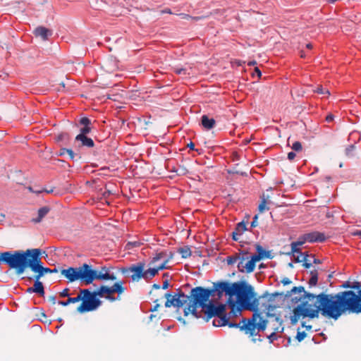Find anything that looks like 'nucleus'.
<instances>
[{"label":"nucleus","mask_w":361,"mask_h":361,"mask_svg":"<svg viewBox=\"0 0 361 361\" xmlns=\"http://www.w3.org/2000/svg\"><path fill=\"white\" fill-rule=\"evenodd\" d=\"M351 286H352V282L347 281H345L341 285V287H343L344 288H351Z\"/></svg>","instance_id":"nucleus-49"},{"label":"nucleus","mask_w":361,"mask_h":361,"mask_svg":"<svg viewBox=\"0 0 361 361\" xmlns=\"http://www.w3.org/2000/svg\"><path fill=\"white\" fill-rule=\"evenodd\" d=\"M207 290L210 293V297L212 296V297H214V296H217V291L216 290H214V284L213 285V287L212 288H207Z\"/></svg>","instance_id":"nucleus-44"},{"label":"nucleus","mask_w":361,"mask_h":361,"mask_svg":"<svg viewBox=\"0 0 361 361\" xmlns=\"http://www.w3.org/2000/svg\"><path fill=\"white\" fill-rule=\"evenodd\" d=\"M351 288L357 290V291H360L361 290V281L352 282Z\"/></svg>","instance_id":"nucleus-37"},{"label":"nucleus","mask_w":361,"mask_h":361,"mask_svg":"<svg viewBox=\"0 0 361 361\" xmlns=\"http://www.w3.org/2000/svg\"><path fill=\"white\" fill-rule=\"evenodd\" d=\"M79 125L82 127L80 130V135H87L91 133L92 129V123L87 117H82L79 120Z\"/></svg>","instance_id":"nucleus-19"},{"label":"nucleus","mask_w":361,"mask_h":361,"mask_svg":"<svg viewBox=\"0 0 361 361\" xmlns=\"http://www.w3.org/2000/svg\"><path fill=\"white\" fill-rule=\"evenodd\" d=\"M102 67L106 72L111 73L118 68V63L116 59L109 56L104 61Z\"/></svg>","instance_id":"nucleus-17"},{"label":"nucleus","mask_w":361,"mask_h":361,"mask_svg":"<svg viewBox=\"0 0 361 361\" xmlns=\"http://www.w3.org/2000/svg\"><path fill=\"white\" fill-rule=\"evenodd\" d=\"M139 245V243L137 242H129L127 243L126 247L130 249L133 247H136Z\"/></svg>","instance_id":"nucleus-46"},{"label":"nucleus","mask_w":361,"mask_h":361,"mask_svg":"<svg viewBox=\"0 0 361 361\" xmlns=\"http://www.w3.org/2000/svg\"><path fill=\"white\" fill-rule=\"evenodd\" d=\"M108 287L102 286L97 290L91 292L89 289H81L80 293L85 295V301L77 308L80 313L95 310L102 304V301L97 298L103 297L105 293L108 294Z\"/></svg>","instance_id":"nucleus-6"},{"label":"nucleus","mask_w":361,"mask_h":361,"mask_svg":"<svg viewBox=\"0 0 361 361\" xmlns=\"http://www.w3.org/2000/svg\"><path fill=\"white\" fill-rule=\"evenodd\" d=\"M306 240L307 243H323L326 240V238L324 233L319 231H313L305 233Z\"/></svg>","instance_id":"nucleus-15"},{"label":"nucleus","mask_w":361,"mask_h":361,"mask_svg":"<svg viewBox=\"0 0 361 361\" xmlns=\"http://www.w3.org/2000/svg\"><path fill=\"white\" fill-rule=\"evenodd\" d=\"M292 149L296 152L302 150V145L300 142L296 141L292 145Z\"/></svg>","instance_id":"nucleus-38"},{"label":"nucleus","mask_w":361,"mask_h":361,"mask_svg":"<svg viewBox=\"0 0 361 361\" xmlns=\"http://www.w3.org/2000/svg\"><path fill=\"white\" fill-rule=\"evenodd\" d=\"M85 295H82L81 294V293L80 292V294L77 296V297H74V298H71V297H68V300H66V301H59V304L62 305V306H68L69 304L71 303H75V302H80V301H82V302H84L85 301Z\"/></svg>","instance_id":"nucleus-24"},{"label":"nucleus","mask_w":361,"mask_h":361,"mask_svg":"<svg viewBox=\"0 0 361 361\" xmlns=\"http://www.w3.org/2000/svg\"><path fill=\"white\" fill-rule=\"evenodd\" d=\"M309 256H310V257H311L312 259L313 263H314V264L320 263L319 259H316L314 255H310Z\"/></svg>","instance_id":"nucleus-54"},{"label":"nucleus","mask_w":361,"mask_h":361,"mask_svg":"<svg viewBox=\"0 0 361 361\" xmlns=\"http://www.w3.org/2000/svg\"><path fill=\"white\" fill-rule=\"evenodd\" d=\"M116 278L114 274H109V272L102 273L97 272V279L99 280H115Z\"/></svg>","instance_id":"nucleus-29"},{"label":"nucleus","mask_w":361,"mask_h":361,"mask_svg":"<svg viewBox=\"0 0 361 361\" xmlns=\"http://www.w3.org/2000/svg\"><path fill=\"white\" fill-rule=\"evenodd\" d=\"M68 138V133H62L59 134L57 137L58 141H61V140H66Z\"/></svg>","instance_id":"nucleus-41"},{"label":"nucleus","mask_w":361,"mask_h":361,"mask_svg":"<svg viewBox=\"0 0 361 361\" xmlns=\"http://www.w3.org/2000/svg\"><path fill=\"white\" fill-rule=\"evenodd\" d=\"M297 254H300L296 257H295V262H303V266L306 268H310L312 266L311 262H307V257H310L309 255L300 252H298Z\"/></svg>","instance_id":"nucleus-28"},{"label":"nucleus","mask_w":361,"mask_h":361,"mask_svg":"<svg viewBox=\"0 0 361 361\" xmlns=\"http://www.w3.org/2000/svg\"><path fill=\"white\" fill-rule=\"evenodd\" d=\"M49 211L50 208L47 206L39 208L37 212V216L36 218H33L32 221L35 224L41 222L43 218L49 213Z\"/></svg>","instance_id":"nucleus-25"},{"label":"nucleus","mask_w":361,"mask_h":361,"mask_svg":"<svg viewBox=\"0 0 361 361\" xmlns=\"http://www.w3.org/2000/svg\"><path fill=\"white\" fill-rule=\"evenodd\" d=\"M75 140L76 142H80V147H86L88 148H92L94 146V142L93 140L87 136V135H76Z\"/></svg>","instance_id":"nucleus-20"},{"label":"nucleus","mask_w":361,"mask_h":361,"mask_svg":"<svg viewBox=\"0 0 361 361\" xmlns=\"http://www.w3.org/2000/svg\"><path fill=\"white\" fill-rule=\"evenodd\" d=\"M61 274L68 279V282L78 281V271L76 267H70L67 269H63L61 271Z\"/></svg>","instance_id":"nucleus-18"},{"label":"nucleus","mask_w":361,"mask_h":361,"mask_svg":"<svg viewBox=\"0 0 361 361\" xmlns=\"http://www.w3.org/2000/svg\"><path fill=\"white\" fill-rule=\"evenodd\" d=\"M334 115H332V114H329V115H327V116H326V121L328 123H330V122H331V121L334 120Z\"/></svg>","instance_id":"nucleus-52"},{"label":"nucleus","mask_w":361,"mask_h":361,"mask_svg":"<svg viewBox=\"0 0 361 361\" xmlns=\"http://www.w3.org/2000/svg\"><path fill=\"white\" fill-rule=\"evenodd\" d=\"M252 286L245 281H238L230 283L227 281H221L214 283V290L217 291V296L221 298L223 293L228 295L231 298L234 295H239L242 298V294L245 293V290Z\"/></svg>","instance_id":"nucleus-7"},{"label":"nucleus","mask_w":361,"mask_h":361,"mask_svg":"<svg viewBox=\"0 0 361 361\" xmlns=\"http://www.w3.org/2000/svg\"><path fill=\"white\" fill-rule=\"evenodd\" d=\"M255 72L257 73L258 77H261L262 72L257 67L255 68Z\"/></svg>","instance_id":"nucleus-57"},{"label":"nucleus","mask_w":361,"mask_h":361,"mask_svg":"<svg viewBox=\"0 0 361 361\" xmlns=\"http://www.w3.org/2000/svg\"><path fill=\"white\" fill-rule=\"evenodd\" d=\"M266 204H267V201L264 198H263L258 207V209H259V212H263L264 210L269 209V208L266 207Z\"/></svg>","instance_id":"nucleus-36"},{"label":"nucleus","mask_w":361,"mask_h":361,"mask_svg":"<svg viewBox=\"0 0 361 361\" xmlns=\"http://www.w3.org/2000/svg\"><path fill=\"white\" fill-rule=\"evenodd\" d=\"M76 268L78 271V280H79L81 283L89 285L97 279V271L93 269L91 265L84 263Z\"/></svg>","instance_id":"nucleus-8"},{"label":"nucleus","mask_w":361,"mask_h":361,"mask_svg":"<svg viewBox=\"0 0 361 361\" xmlns=\"http://www.w3.org/2000/svg\"><path fill=\"white\" fill-rule=\"evenodd\" d=\"M268 338L269 339L270 342H273L274 341L276 340L277 338V334L276 333H271L269 336Z\"/></svg>","instance_id":"nucleus-47"},{"label":"nucleus","mask_w":361,"mask_h":361,"mask_svg":"<svg viewBox=\"0 0 361 361\" xmlns=\"http://www.w3.org/2000/svg\"><path fill=\"white\" fill-rule=\"evenodd\" d=\"M40 276H38L37 274L35 276V282H34V289L35 293L39 294L40 296H44V288L42 282L40 281Z\"/></svg>","instance_id":"nucleus-23"},{"label":"nucleus","mask_w":361,"mask_h":361,"mask_svg":"<svg viewBox=\"0 0 361 361\" xmlns=\"http://www.w3.org/2000/svg\"><path fill=\"white\" fill-rule=\"evenodd\" d=\"M123 281L117 282L114 283L112 286L108 287V295H111L114 293H117L118 294H121L124 291V288L123 287Z\"/></svg>","instance_id":"nucleus-27"},{"label":"nucleus","mask_w":361,"mask_h":361,"mask_svg":"<svg viewBox=\"0 0 361 361\" xmlns=\"http://www.w3.org/2000/svg\"><path fill=\"white\" fill-rule=\"evenodd\" d=\"M169 286V283L168 280H165V281L163 282V284H162V287H161V288H162L163 289H166V288H168Z\"/></svg>","instance_id":"nucleus-53"},{"label":"nucleus","mask_w":361,"mask_h":361,"mask_svg":"<svg viewBox=\"0 0 361 361\" xmlns=\"http://www.w3.org/2000/svg\"><path fill=\"white\" fill-rule=\"evenodd\" d=\"M257 219H258V216L257 215H255L254 217H253V219L251 222V227L252 228H255L257 226Z\"/></svg>","instance_id":"nucleus-45"},{"label":"nucleus","mask_w":361,"mask_h":361,"mask_svg":"<svg viewBox=\"0 0 361 361\" xmlns=\"http://www.w3.org/2000/svg\"><path fill=\"white\" fill-rule=\"evenodd\" d=\"M106 298L108 300H111V301L115 300V298H114V297H113V296H111V295H108Z\"/></svg>","instance_id":"nucleus-62"},{"label":"nucleus","mask_w":361,"mask_h":361,"mask_svg":"<svg viewBox=\"0 0 361 361\" xmlns=\"http://www.w3.org/2000/svg\"><path fill=\"white\" fill-rule=\"evenodd\" d=\"M17 261V250L6 251L0 253V262L5 263L11 269L16 271Z\"/></svg>","instance_id":"nucleus-13"},{"label":"nucleus","mask_w":361,"mask_h":361,"mask_svg":"<svg viewBox=\"0 0 361 361\" xmlns=\"http://www.w3.org/2000/svg\"><path fill=\"white\" fill-rule=\"evenodd\" d=\"M298 240L300 241L302 244H305V243L307 242V240H306V235H305V233L300 235L298 238Z\"/></svg>","instance_id":"nucleus-48"},{"label":"nucleus","mask_w":361,"mask_h":361,"mask_svg":"<svg viewBox=\"0 0 361 361\" xmlns=\"http://www.w3.org/2000/svg\"><path fill=\"white\" fill-rule=\"evenodd\" d=\"M41 255L42 250L39 248L17 250L16 273L20 275L26 269L30 268L36 274H39L44 267Z\"/></svg>","instance_id":"nucleus-4"},{"label":"nucleus","mask_w":361,"mask_h":361,"mask_svg":"<svg viewBox=\"0 0 361 361\" xmlns=\"http://www.w3.org/2000/svg\"><path fill=\"white\" fill-rule=\"evenodd\" d=\"M181 16H182V18H188L189 17L188 15H185V14H183V13H181Z\"/></svg>","instance_id":"nucleus-64"},{"label":"nucleus","mask_w":361,"mask_h":361,"mask_svg":"<svg viewBox=\"0 0 361 361\" xmlns=\"http://www.w3.org/2000/svg\"><path fill=\"white\" fill-rule=\"evenodd\" d=\"M306 336V333L302 331V332H298L297 334V336H296V338L298 341H302Z\"/></svg>","instance_id":"nucleus-42"},{"label":"nucleus","mask_w":361,"mask_h":361,"mask_svg":"<svg viewBox=\"0 0 361 361\" xmlns=\"http://www.w3.org/2000/svg\"><path fill=\"white\" fill-rule=\"evenodd\" d=\"M303 244L301 243L300 241L296 240L294 242H292L290 244L291 247V253L295 254L298 252H300L301 250L300 249V246H302Z\"/></svg>","instance_id":"nucleus-31"},{"label":"nucleus","mask_w":361,"mask_h":361,"mask_svg":"<svg viewBox=\"0 0 361 361\" xmlns=\"http://www.w3.org/2000/svg\"><path fill=\"white\" fill-rule=\"evenodd\" d=\"M247 230V228L244 221H241L237 224L235 230L232 233L233 240L235 241H238L239 240L238 237L241 235Z\"/></svg>","instance_id":"nucleus-22"},{"label":"nucleus","mask_w":361,"mask_h":361,"mask_svg":"<svg viewBox=\"0 0 361 361\" xmlns=\"http://www.w3.org/2000/svg\"><path fill=\"white\" fill-rule=\"evenodd\" d=\"M26 293H35V289H34V287H30L27 289L26 290Z\"/></svg>","instance_id":"nucleus-59"},{"label":"nucleus","mask_w":361,"mask_h":361,"mask_svg":"<svg viewBox=\"0 0 361 361\" xmlns=\"http://www.w3.org/2000/svg\"><path fill=\"white\" fill-rule=\"evenodd\" d=\"M167 261L164 260L161 264L153 268H149L145 271V280H149L154 277L158 274L159 271L166 269V264Z\"/></svg>","instance_id":"nucleus-16"},{"label":"nucleus","mask_w":361,"mask_h":361,"mask_svg":"<svg viewBox=\"0 0 361 361\" xmlns=\"http://www.w3.org/2000/svg\"><path fill=\"white\" fill-rule=\"evenodd\" d=\"M57 271H58V270L56 268L51 269L49 267H44L43 269H42V271H40V273L37 275H38V276H40L42 278L47 274L56 273Z\"/></svg>","instance_id":"nucleus-32"},{"label":"nucleus","mask_w":361,"mask_h":361,"mask_svg":"<svg viewBox=\"0 0 361 361\" xmlns=\"http://www.w3.org/2000/svg\"><path fill=\"white\" fill-rule=\"evenodd\" d=\"M226 305L224 304V310L215 316L212 321L213 326L219 327L228 325L229 327L238 328L240 331H244L246 334L250 336L256 335L258 332L265 330L267 321L264 319L260 313L255 312L252 318H243L240 322L235 323L230 322L229 316L226 312Z\"/></svg>","instance_id":"nucleus-3"},{"label":"nucleus","mask_w":361,"mask_h":361,"mask_svg":"<svg viewBox=\"0 0 361 361\" xmlns=\"http://www.w3.org/2000/svg\"><path fill=\"white\" fill-rule=\"evenodd\" d=\"M256 249L257 254L250 257L244 267L247 269V273H251L254 271L256 262L259 261L263 257H269V252L264 250L262 246L258 245H257Z\"/></svg>","instance_id":"nucleus-10"},{"label":"nucleus","mask_w":361,"mask_h":361,"mask_svg":"<svg viewBox=\"0 0 361 361\" xmlns=\"http://www.w3.org/2000/svg\"><path fill=\"white\" fill-rule=\"evenodd\" d=\"M235 296L237 301H234L231 298L228 300V305L231 310L226 314L229 316V319L240 315L243 310H250L253 313L258 312L259 302L257 298H254L255 293L252 287L246 290L245 293L242 294V298L239 295Z\"/></svg>","instance_id":"nucleus-5"},{"label":"nucleus","mask_w":361,"mask_h":361,"mask_svg":"<svg viewBox=\"0 0 361 361\" xmlns=\"http://www.w3.org/2000/svg\"><path fill=\"white\" fill-rule=\"evenodd\" d=\"M34 34L37 37H40L43 40H47L52 35L53 31L43 26H39L35 28Z\"/></svg>","instance_id":"nucleus-21"},{"label":"nucleus","mask_w":361,"mask_h":361,"mask_svg":"<svg viewBox=\"0 0 361 361\" xmlns=\"http://www.w3.org/2000/svg\"><path fill=\"white\" fill-rule=\"evenodd\" d=\"M302 305L295 310L293 321L301 317L314 318L322 315L337 319L346 312L361 313V290H344L337 293L310 294Z\"/></svg>","instance_id":"nucleus-1"},{"label":"nucleus","mask_w":361,"mask_h":361,"mask_svg":"<svg viewBox=\"0 0 361 361\" xmlns=\"http://www.w3.org/2000/svg\"><path fill=\"white\" fill-rule=\"evenodd\" d=\"M187 146L190 148V149L195 150V145L193 142H190L189 144H188Z\"/></svg>","instance_id":"nucleus-58"},{"label":"nucleus","mask_w":361,"mask_h":361,"mask_svg":"<svg viewBox=\"0 0 361 361\" xmlns=\"http://www.w3.org/2000/svg\"><path fill=\"white\" fill-rule=\"evenodd\" d=\"M153 288L154 289H159L161 288V286L158 283H154L153 286H152Z\"/></svg>","instance_id":"nucleus-60"},{"label":"nucleus","mask_w":361,"mask_h":361,"mask_svg":"<svg viewBox=\"0 0 361 361\" xmlns=\"http://www.w3.org/2000/svg\"><path fill=\"white\" fill-rule=\"evenodd\" d=\"M164 254L160 252V253H157L156 254V255L153 257L152 260V263H155L158 261H159L160 259H161L163 257H164Z\"/></svg>","instance_id":"nucleus-39"},{"label":"nucleus","mask_w":361,"mask_h":361,"mask_svg":"<svg viewBox=\"0 0 361 361\" xmlns=\"http://www.w3.org/2000/svg\"><path fill=\"white\" fill-rule=\"evenodd\" d=\"M59 295L60 297H62V298H66V297H69L70 296V293H69V288H64L60 293H59Z\"/></svg>","instance_id":"nucleus-40"},{"label":"nucleus","mask_w":361,"mask_h":361,"mask_svg":"<svg viewBox=\"0 0 361 361\" xmlns=\"http://www.w3.org/2000/svg\"><path fill=\"white\" fill-rule=\"evenodd\" d=\"M201 123L204 128L210 130L214 127L215 120L212 118H209L207 115H203L201 118Z\"/></svg>","instance_id":"nucleus-26"},{"label":"nucleus","mask_w":361,"mask_h":361,"mask_svg":"<svg viewBox=\"0 0 361 361\" xmlns=\"http://www.w3.org/2000/svg\"><path fill=\"white\" fill-rule=\"evenodd\" d=\"M250 258L249 253L247 252H240L233 255H230L226 257V262L228 265H233L238 262L237 267L240 272H246L247 269L244 267L245 264L244 262Z\"/></svg>","instance_id":"nucleus-9"},{"label":"nucleus","mask_w":361,"mask_h":361,"mask_svg":"<svg viewBox=\"0 0 361 361\" xmlns=\"http://www.w3.org/2000/svg\"><path fill=\"white\" fill-rule=\"evenodd\" d=\"M295 293H299L300 295V297L299 298H298L297 297H295L293 298V300H300L302 299V300H301V302L299 305H298V306L295 307L293 310V315L290 316V322H291L292 324H295L297 323V322L298 321V319H297L295 322L293 321L294 316H295V310L296 308H298V307L302 305L303 303L307 300V295L311 294L310 293H307L305 290L304 287H302V286L293 287L290 290V294L293 295V294H295Z\"/></svg>","instance_id":"nucleus-12"},{"label":"nucleus","mask_w":361,"mask_h":361,"mask_svg":"<svg viewBox=\"0 0 361 361\" xmlns=\"http://www.w3.org/2000/svg\"><path fill=\"white\" fill-rule=\"evenodd\" d=\"M66 150H68V149H67V148H61L59 150V154L60 156H65L67 154Z\"/></svg>","instance_id":"nucleus-51"},{"label":"nucleus","mask_w":361,"mask_h":361,"mask_svg":"<svg viewBox=\"0 0 361 361\" xmlns=\"http://www.w3.org/2000/svg\"><path fill=\"white\" fill-rule=\"evenodd\" d=\"M66 152H67V155L68 156L69 159L72 161H75V158L78 157V158H80V156H78V154H75L71 149H68V150H66Z\"/></svg>","instance_id":"nucleus-35"},{"label":"nucleus","mask_w":361,"mask_h":361,"mask_svg":"<svg viewBox=\"0 0 361 361\" xmlns=\"http://www.w3.org/2000/svg\"><path fill=\"white\" fill-rule=\"evenodd\" d=\"M318 281V272L316 269L310 271V278L309 279L310 286H315Z\"/></svg>","instance_id":"nucleus-30"},{"label":"nucleus","mask_w":361,"mask_h":361,"mask_svg":"<svg viewBox=\"0 0 361 361\" xmlns=\"http://www.w3.org/2000/svg\"><path fill=\"white\" fill-rule=\"evenodd\" d=\"M296 154L294 152H290L288 153V159L291 161L293 160Z\"/></svg>","instance_id":"nucleus-50"},{"label":"nucleus","mask_w":361,"mask_h":361,"mask_svg":"<svg viewBox=\"0 0 361 361\" xmlns=\"http://www.w3.org/2000/svg\"><path fill=\"white\" fill-rule=\"evenodd\" d=\"M284 285H287V284H289L290 283V281L289 279L288 278H284L282 281H281Z\"/></svg>","instance_id":"nucleus-55"},{"label":"nucleus","mask_w":361,"mask_h":361,"mask_svg":"<svg viewBox=\"0 0 361 361\" xmlns=\"http://www.w3.org/2000/svg\"><path fill=\"white\" fill-rule=\"evenodd\" d=\"M106 271L108 272V269L106 267H103L99 272L105 273Z\"/></svg>","instance_id":"nucleus-61"},{"label":"nucleus","mask_w":361,"mask_h":361,"mask_svg":"<svg viewBox=\"0 0 361 361\" xmlns=\"http://www.w3.org/2000/svg\"><path fill=\"white\" fill-rule=\"evenodd\" d=\"M191 255V250L188 246L182 247V258H187Z\"/></svg>","instance_id":"nucleus-34"},{"label":"nucleus","mask_w":361,"mask_h":361,"mask_svg":"<svg viewBox=\"0 0 361 361\" xmlns=\"http://www.w3.org/2000/svg\"><path fill=\"white\" fill-rule=\"evenodd\" d=\"M354 234L355 235L359 236L361 238V230L360 231H357Z\"/></svg>","instance_id":"nucleus-63"},{"label":"nucleus","mask_w":361,"mask_h":361,"mask_svg":"<svg viewBox=\"0 0 361 361\" xmlns=\"http://www.w3.org/2000/svg\"><path fill=\"white\" fill-rule=\"evenodd\" d=\"M355 146L354 145H350L345 149V154L347 156L351 155L352 152L354 150Z\"/></svg>","instance_id":"nucleus-43"},{"label":"nucleus","mask_w":361,"mask_h":361,"mask_svg":"<svg viewBox=\"0 0 361 361\" xmlns=\"http://www.w3.org/2000/svg\"><path fill=\"white\" fill-rule=\"evenodd\" d=\"M190 296L185 295L182 291V307L190 300V304L184 307V314L187 316L191 313L195 318H202L208 322L224 310V304L216 305L212 300H209L210 293L207 289L198 286L192 288Z\"/></svg>","instance_id":"nucleus-2"},{"label":"nucleus","mask_w":361,"mask_h":361,"mask_svg":"<svg viewBox=\"0 0 361 361\" xmlns=\"http://www.w3.org/2000/svg\"><path fill=\"white\" fill-rule=\"evenodd\" d=\"M145 264L142 262H139L136 264H133L128 269H123L122 272L126 273L127 271L132 272L131 279L133 281H138L141 278L145 280Z\"/></svg>","instance_id":"nucleus-11"},{"label":"nucleus","mask_w":361,"mask_h":361,"mask_svg":"<svg viewBox=\"0 0 361 361\" xmlns=\"http://www.w3.org/2000/svg\"><path fill=\"white\" fill-rule=\"evenodd\" d=\"M49 300L51 301L53 304L56 303V296L51 295L49 297Z\"/></svg>","instance_id":"nucleus-56"},{"label":"nucleus","mask_w":361,"mask_h":361,"mask_svg":"<svg viewBox=\"0 0 361 361\" xmlns=\"http://www.w3.org/2000/svg\"><path fill=\"white\" fill-rule=\"evenodd\" d=\"M314 92L323 94V95H329L330 92L327 89H324L322 85L317 87V88L314 90Z\"/></svg>","instance_id":"nucleus-33"},{"label":"nucleus","mask_w":361,"mask_h":361,"mask_svg":"<svg viewBox=\"0 0 361 361\" xmlns=\"http://www.w3.org/2000/svg\"><path fill=\"white\" fill-rule=\"evenodd\" d=\"M165 298H166V301L165 302V306L166 307H170L171 306L180 307V288H178L176 290V293L174 295H171V293H166L165 294Z\"/></svg>","instance_id":"nucleus-14"}]
</instances>
